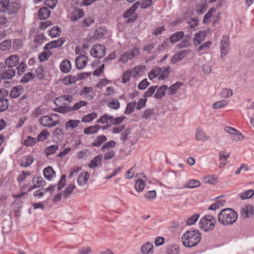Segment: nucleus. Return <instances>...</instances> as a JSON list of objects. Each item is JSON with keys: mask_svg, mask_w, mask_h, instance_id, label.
Wrapping results in <instances>:
<instances>
[{"mask_svg": "<svg viewBox=\"0 0 254 254\" xmlns=\"http://www.w3.org/2000/svg\"><path fill=\"white\" fill-rule=\"evenodd\" d=\"M218 221L224 226H228L234 223L238 219L237 212L231 208H225L218 215Z\"/></svg>", "mask_w": 254, "mask_h": 254, "instance_id": "1", "label": "nucleus"}, {"mask_svg": "<svg viewBox=\"0 0 254 254\" xmlns=\"http://www.w3.org/2000/svg\"><path fill=\"white\" fill-rule=\"evenodd\" d=\"M216 224V220L213 216L206 215L200 219L199 227L204 232H209L214 229Z\"/></svg>", "mask_w": 254, "mask_h": 254, "instance_id": "2", "label": "nucleus"}, {"mask_svg": "<svg viewBox=\"0 0 254 254\" xmlns=\"http://www.w3.org/2000/svg\"><path fill=\"white\" fill-rule=\"evenodd\" d=\"M39 122L44 127H54L60 124L59 116L57 114L43 116L39 119Z\"/></svg>", "mask_w": 254, "mask_h": 254, "instance_id": "3", "label": "nucleus"}, {"mask_svg": "<svg viewBox=\"0 0 254 254\" xmlns=\"http://www.w3.org/2000/svg\"><path fill=\"white\" fill-rule=\"evenodd\" d=\"M116 145V142L114 140H111L105 142L102 146L101 150L105 152L103 158L105 160H109L113 158L115 155V151L112 149Z\"/></svg>", "mask_w": 254, "mask_h": 254, "instance_id": "4", "label": "nucleus"}, {"mask_svg": "<svg viewBox=\"0 0 254 254\" xmlns=\"http://www.w3.org/2000/svg\"><path fill=\"white\" fill-rule=\"evenodd\" d=\"M139 48L134 47L131 51H128L123 54L119 62H122L123 63L127 62L128 60L132 59L133 58L139 55Z\"/></svg>", "mask_w": 254, "mask_h": 254, "instance_id": "5", "label": "nucleus"}, {"mask_svg": "<svg viewBox=\"0 0 254 254\" xmlns=\"http://www.w3.org/2000/svg\"><path fill=\"white\" fill-rule=\"evenodd\" d=\"M106 51V49L104 45L97 44L92 47L90 53L95 58H102L105 55Z\"/></svg>", "mask_w": 254, "mask_h": 254, "instance_id": "6", "label": "nucleus"}, {"mask_svg": "<svg viewBox=\"0 0 254 254\" xmlns=\"http://www.w3.org/2000/svg\"><path fill=\"white\" fill-rule=\"evenodd\" d=\"M8 92L5 89H0V113L6 111L9 106L8 100L5 98Z\"/></svg>", "mask_w": 254, "mask_h": 254, "instance_id": "7", "label": "nucleus"}, {"mask_svg": "<svg viewBox=\"0 0 254 254\" xmlns=\"http://www.w3.org/2000/svg\"><path fill=\"white\" fill-rule=\"evenodd\" d=\"M225 132L233 135L232 139L234 141H238L244 138V136L235 128L226 126L224 127Z\"/></svg>", "mask_w": 254, "mask_h": 254, "instance_id": "8", "label": "nucleus"}, {"mask_svg": "<svg viewBox=\"0 0 254 254\" xmlns=\"http://www.w3.org/2000/svg\"><path fill=\"white\" fill-rule=\"evenodd\" d=\"M19 58L18 56L11 55L5 61L4 65L5 66L13 68L18 63Z\"/></svg>", "mask_w": 254, "mask_h": 254, "instance_id": "9", "label": "nucleus"}, {"mask_svg": "<svg viewBox=\"0 0 254 254\" xmlns=\"http://www.w3.org/2000/svg\"><path fill=\"white\" fill-rule=\"evenodd\" d=\"M229 44V37L223 36L221 41L220 49L221 51V57L223 58L226 55L228 52Z\"/></svg>", "mask_w": 254, "mask_h": 254, "instance_id": "10", "label": "nucleus"}, {"mask_svg": "<svg viewBox=\"0 0 254 254\" xmlns=\"http://www.w3.org/2000/svg\"><path fill=\"white\" fill-rule=\"evenodd\" d=\"M88 61V58L85 55H81L77 57L75 60L77 68L78 69H83L86 65Z\"/></svg>", "mask_w": 254, "mask_h": 254, "instance_id": "11", "label": "nucleus"}, {"mask_svg": "<svg viewBox=\"0 0 254 254\" xmlns=\"http://www.w3.org/2000/svg\"><path fill=\"white\" fill-rule=\"evenodd\" d=\"M15 72L14 68L5 66L1 73V78L4 79H11L15 75Z\"/></svg>", "mask_w": 254, "mask_h": 254, "instance_id": "12", "label": "nucleus"}, {"mask_svg": "<svg viewBox=\"0 0 254 254\" xmlns=\"http://www.w3.org/2000/svg\"><path fill=\"white\" fill-rule=\"evenodd\" d=\"M241 215L244 218H249L254 213V207L252 205H246L241 209Z\"/></svg>", "mask_w": 254, "mask_h": 254, "instance_id": "13", "label": "nucleus"}, {"mask_svg": "<svg viewBox=\"0 0 254 254\" xmlns=\"http://www.w3.org/2000/svg\"><path fill=\"white\" fill-rule=\"evenodd\" d=\"M65 42L64 39H60L57 40L52 41L47 43L44 47V50H48L51 49L58 48L61 47L64 42Z\"/></svg>", "mask_w": 254, "mask_h": 254, "instance_id": "14", "label": "nucleus"}, {"mask_svg": "<svg viewBox=\"0 0 254 254\" xmlns=\"http://www.w3.org/2000/svg\"><path fill=\"white\" fill-rule=\"evenodd\" d=\"M201 239V234L198 230L191 231V247L197 245Z\"/></svg>", "mask_w": 254, "mask_h": 254, "instance_id": "15", "label": "nucleus"}, {"mask_svg": "<svg viewBox=\"0 0 254 254\" xmlns=\"http://www.w3.org/2000/svg\"><path fill=\"white\" fill-rule=\"evenodd\" d=\"M90 177L89 173L87 172H82L79 174L77 179V182L79 186H84L87 184Z\"/></svg>", "mask_w": 254, "mask_h": 254, "instance_id": "16", "label": "nucleus"}, {"mask_svg": "<svg viewBox=\"0 0 254 254\" xmlns=\"http://www.w3.org/2000/svg\"><path fill=\"white\" fill-rule=\"evenodd\" d=\"M230 156V152H226L225 151H221L219 152L220 168H223L225 166L227 163V159Z\"/></svg>", "mask_w": 254, "mask_h": 254, "instance_id": "17", "label": "nucleus"}, {"mask_svg": "<svg viewBox=\"0 0 254 254\" xmlns=\"http://www.w3.org/2000/svg\"><path fill=\"white\" fill-rule=\"evenodd\" d=\"M24 91V88L22 86L13 87L10 93V96L12 98H16L21 95Z\"/></svg>", "mask_w": 254, "mask_h": 254, "instance_id": "18", "label": "nucleus"}, {"mask_svg": "<svg viewBox=\"0 0 254 254\" xmlns=\"http://www.w3.org/2000/svg\"><path fill=\"white\" fill-rule=\"evenodd\" d=\"M183 85L182 82L180 81L177 82L176 83L172 85L170 87L167 89V93L169 95H173L175 94L178 90Z\"/></svg>", "mask_w": 254, "mask_h": 254, "instance_id": "19", "label": "nucleus"}, {"mask_svg": "<svg viewBox=\"0 0 254 254\" xmlns=\"http://www.w3.org/2000/svg\"><path fill=\"white\" fill-rule=\"evenodd\" d=\"M207 34V32L205 31H199L198 33H196L193 40L194 44L197 45L203 41Z\"/></svg>", "mask_w": 254, "mask_h": 254, "instance_id": "20", "label": "nucleus"}, {"mask_svg": "<svg viewBox=\"0 0 254 254\" xmlns=\"http://www.w3.org/2000/svg\"><path fill=\"white\" fill-rule=\"evenodd\" d=\"M84 14V12L82 9H76L72 13L70 16V19L72 21H76L78 19L82 18Z\"/></svg>", "mask_w": 254, "mask_h": 254, "instance_id": "21", "label": "nucleus"}, {"mask_svg": "<svg viewBox=\"0 0 254 254\" xmlns=\"http://www.w3.org/2000/svg\"><path fill=\"white\" fill-rule=\"evenodd\" d=\"M19 4L17 2H11L9 3L7 7V12L8 14H12L16 13L19 9Z\"/></svg>", "mask_w": 254, "mask_h": 254, "instance_id": "22", "label": "nucleus"}, {"mask_svg": "<svg viewBox=\"0 0 254 254\" xmlns=\"http://www.w3.org/2000/svg\"><path fill=\"white\" fill-rule=\"evenodd\" d=\"M153 246L152 244L147 242L144 244L141 247L142 254H150L153 253Z\"/></svg>", "mask_w": 254, "mask_h": 254, "instance_id": "23", "label": "nucleus"}, {"mask_svg": "<svg viewBox=\"0 0 254 254\" xmlns=\"http://www.w3.org/2000/svg\"><path fill=\"white\" fill-rule=\"evenodd\" d=\"M139 5H140L139 1H138L134 3L129 9L126 10L124 12L123 14L124 17L125 18L129 17L130 15L133 14V13L136 11Z\"/></svg>", "mask_w": 254, "mask_h": 254, "instance_id": "24", "label": "nucleus"}, {"mask_svg": "<svg viewBox=\"0 0 254 254\" xmlns=\"http://www.w3.org/2000/svg\"><path fill=\"white\" fill-rule=\"evenodd\" d=\"M107 138L104 135L98 136L92 143L93 147H100L104 142L107 140Z\"/></svg>", "mask_w": 254, "mask_h": 254, "instance_id": "25", "label": "nucleus"}, {"mask_svg": "<svg viewBox=\"0 0 254 254\" xmlns=\"http://www.w3.org/2000/svg\"><path fill=\"white\" fill-rule=\"evenodd\" d=\"M71 67V63L70 61L67 60H64L61 63L60 69L62 72L64 73L68 72L70 71Z\"/></svg>", "mask_w": 254, "mask_h": 254, "instance_id": "26", "label": "nucleus"}, {"mask_svg": "<svg viewBox=\"0 0 254 254\" xmlns=\"http://www.w3.org/2000/svg\"><path fill=\"white\" fill-rule=\"evenodd\" d=\"M34 159L32 155L23 157L21 161L20 165L23 167L29 166L33 162Z\"/></svg>", "mask_w": 254, "mask_h": 254, "instance_id": "27", "label": "nucleus"}, {"mask_svg": "<svg viewBox=\"0 0 254 254\" xmlns=\"http://www.w3.org/2000/svg\"><path fill=\"white\" fill-rule=\"evenodd\" d=\"M168 87L166 85L161 86L158 88L157 92L155 94L154 97L156 99L162 98L165 94L166 90L167 91Z\"/></svg>", "mask_w": 254, "mask_h": 254, "instance_id": "28", "label": "nucleus"}, {"mask_svg": "<svg viewBox=\"0 0 254 254\" xmlns=\"http://www.w3.org/2000/svg\"><path fill=\"white\" fill-rule=\"evenodd\" d=\"M32 183L35 187L40 188L44 187L46 185L45 181L41 177L34 176L32 179Z\"/></svg>", "mask_w": 254, "mask_h": 254, "instance_id": "29", "label": "nucleus"}, {"mask_svg": "<svg viewBox=\"0 0 254 254\" xmlns=\"http://www.w3.org/2000/svg\"><path fill=\"white\" fill-rule=\"evenodd\" d=\"M102 156L98 155L94 157L90 162L88 166L90 168H94L101 165Z\"/></svg>", "mask_w": 254, "mask_h": 254, "instance_id": "30", "label": "nucleus"}, {"mask_svg": "<svg viewBox=\"0 0 254 254\" xmlns=\"http://www.w3.org/2000/svg\"><path fill=\"white\" fill-rule=\"evenodd\" d=\"M72 100V97L69 95H65L64 96H62L56 98L54 101V103L57 106H59V103L61 102H64V101H67L70 103L71 102Z\"/></svg>", "mask_w": 254, "mask_h": 254, "instance_id": "31", "label": "nucleus"}, {"mask_svg": "<svg viewBox=\"0 0 254 254\" xmlns=\"http://www.w3.org/2000/svg\"><path fill=\"white\" fill-rule=\"evenodd\" d=\"M225 203V201L221 200L220 197H218L215 203L210 205L208 209L210 210H216L220 207L223 206Z\"/></svg>", "mask_w": 254, "mask_h": 254, "instance_id": "32", "label": "nucleus"}, {"mask_svg": "<svg viewBox=\"0 0 254 254\" xmlns=\"http://www.w3.org/2000/svg\"><path fill=\"white\" fill-rule=\"evenodd\" d=\"M80 123L78 120H70L65 123V127L67 130L69 128L73 129L78 126Z\"/></svg>", "mask_w": 254, "mask_h": 254, "instance_id": "33", "label": "nucleus"}, {"mask_svg": "<svg viewBox=\"0 0 254 254\" xmlns=\"http://www.w3.org/2000/svg\"><path fill=\"white\" fill-rule=\"evenodd\" d=\"M50 14V10L47 7H42L39 11V17L41 19H46L49 17Z\"/></svg>", "mask_w": 254, "mask_h": 254, "instance_id": "34", "label": "nucleus"}, {"mask_svg": "<svg viewBox=\"0 0 254 254\" xmlns=\"http://www.w3.org/2000/svg\"><path fill=\"white\" fill-rule=\"evenodd\" d=\"M180 249L177 245H171L168 246L166 249L167 254H179Z\"/></svg>", "mask_w": 254, "mask_h": 254, "instance_id": "35", "label": "nucleus"}, {"mask_svg": "<svg viewBox=\"0 0 254 254\" xmlns=\"http://www.w3.org/2000/svg\"><path fill=\"white\" fill-rule=\"evenodd\" d=\"M44 177L48 180H51L53 175L55 174V172L53 170V168L48 166L45 168L43 170Z\"/></svg>", "mask_w": 254, "mask_h": 254, "instance_id": "36", "label": "nucleus"}, {"mask_svg": "<svg viewBox=\"0 0 254 254\" xmlns=\"http://www.w3.org/2000/svg\"><path fill=\"white\" fill-rule=\"evenodd\" d=\"M187 52L185 50L182 51L181 52L175 54L172 57L171 63L172 64H175L176 62L181 61L186 55Z\"/></svg>", "mask_w": 254, "mask_h": 254, "instance_id": "37", "label": "nucleus"}, {"mask_svg": "<svg viewBox=\"0 0 254 254\" xmlns=\"http://www.w3.org/2000/svg\"><path fill=\"white\" fill-rule=\"evenodd\" d=\"M190 231H187L183 235L182 237V242L183 245L186 247H190Z\"/></svg>", "mask_w": 254, "mask_h": 254, "instance_id": "38", "label": "nucleus"}, {"mask_svg": "<svg viewBox=\"0 0 254 254\" xmlns=\"http://www.w3.org/2000/svg\"><path fill=\"white\" fill-rule=\"evenodd\" d=\"M60 103H59V106L57 108H55L54 111L62 114H65L67 113H69L70 111H72V108L69 106H61L60 105Z\"/></svg>", "mask_w": 254, "mask_h": 254, "instance_id": "39", "label": "nucleus"}, {"mask_svg": "<svg viewBox=\"0 0 254 254\" xmlns=\"http://www.w3.org/2000/svg\"><path fill=\"white\" fill-rule=\"evenodd\" d=\"M195 138L197 140H206L209 139V137L205 135L201 128L197 129L195 133Z\"/></svg>", "mask_w": 254, "mask_h": 254, "instance_id": "40", "label": "nucleus"}, {"mask_svg": "<svg viewBox=\"0 0 254 254\" xmlns=\"http://www.w3.org/2000/svg\"><path fill=\"white\" fill-rule=\"evenodd\" d=\"M77 81H78V77H76V76L72 75H68L63 80L64 84L66 85L73 84Z\"/></svg>", "mask_w": 254, "mask_h": 254, "instance_id": "41", "label": "nucleus"}, {"mask_svg": "<svg viewBox=\"0 0 254 254\" xmlns=\"http://www.w3.org/2000/svg\"><path fill=\"white\" fill-rule=\"evenodd\" d=\"M184 35V32L182 31L178 32L173 34L170 38V41L172 43H174L181 39Z\"/></svg>", "mask_w": 254, "mask_h": 254, "instance_id": "42", "label": "nucleus"}, {"mask_svg": "<svg viewBox=\"0 0 254 254\" xmlns=\"http://www.w3.org/2000/svg\"><path fill=\"white\" fill-rule=\"evenodd\" d=\"M146 186L145 182L140 179H137L135 184V188L136 191L141 192L144 190Z\"/></svg>", "mask_w": 254, "mask_h": 254, "instance_id": "43", "label": "nucleus"}, {"mask_svg": "<svg viewBox=\"0 0 254 254\" xmlns=\"http://www.w3.org/2000/svg\"><path fill=\"white\" fill-rule=\"evenodd\" d=\"M161 71V68L159 67H154L149 73L148 77L149 79L152 80L155 77L159 75Z\"/></svg>", "mask_w": 254, "mask_h": 254, "instance_id": "44", "label": "nucleus"}, {"mask_svg": "<svg viewBox=\"0 0 254 254\" xmlns=\"http://www.w3.org/2000/svg\"><path fill=\"white\" fill-rule=\"evenodd\" d=\"M11 47V41L5 40L0 43V50L5 51L10 49Z\"/></svg>", "mask_w": 254, "mask_h": 254, "instance_id": "45", "label": "nucleus"}, {"mask_svg": "<svg viewBox=\"0 0 254 254\" xmlns=\"http://www.w3.org/2000/svg\"><path fill=\"white\" fill-rule=\"evenodd\" d=\"M216 11V10L215 8H211L204 16L203 22L205 24L209 23L210 22V18L213 16V14Z\"/></svg>", "mask_w": 254, "mask_h": 254, "instance_id": "46", "label": "nucleus"}, {"mask_svg": "<svg viewBox=\"0 0 254 254\" xmlns=\"http://www.w3.org/2000/svg\"><path fill=\"white\" fill-rule=\"evenodd\" d=\"M59 148V145L57 144L52 145L47 147L45 149V153L47 156L54 154Z\"/></svg>", "mask_w": 254, "mask_h": 254, "instance_id": "47", "label": "nucleus"}, {"mask_svg": "<svg viewBox=\"0 0 254 254\" xmlns=\"http://www.w3.org/2000/svg\"><path fill=\"white\" fill-rule=\"evenodd\" d=\"M171 71V69L170 66L166 67L164 69L162 70L161 68V71L159 74V79H165L169 75Z\"/></svg>", "mask_w": 254, "mask_h": 254, "instance_id": "48", "label": "nucleus"}, {"mask_svg": "<svg viewBox=\"0 0 254 254\" xmlns=\"http://www.w3.org/2000/svg\"><path fill=\"white\" fill-rule=\"evenodd\" d=\"M203 182L204 183L216 184L218 182L217 177L214 176H207L203 178Z\"/></svg>", "mask_w": 254, "mask_h": 254, "instance_id": "49", "label": "nucleus"}, {"mask_svg": "<svg viewBox=\"0 0 254 254\" xmlns=\"http://www.w3.org/2000/svg\"><path fill=\"white\" fill-rule=\"evenodd\" d=\"M97 116V113L93 112L83 117L81 119L82 122L88 123L92 121Z\"/></svg>", "mask_w": 254, "mask_h": 254, "instance_id": "50", "label": "nucleus"}, {"mask_svg": "<svg viewBox=\"0 0 254 254\" xmlns=\"http://www.w3.org/2000/svg\"><path fill=\"white\" fill-rule=\"evenodd\" d=\"M254 195V190H249L240 194L242 199H247L251 198Z\"/></svg>", "mask_w": 254, "mask_h": 254, "instance_id": "51", "label": "nucleus"}, {"mask_svg": "<svg viewBox=\"0 0 254 254\" xmlns=\"http://www.w3.org/2000/svg\"><path fill=\"white\" fill-rule=\"evenodd\" d=\"M35 77L34 74L29 72L24 74L23 77L21 78L20 82L23 83H26L28 82L30 80L33 79Z\"/></svg>", "mask_w": 254, "mask_h": 254, "instance_id": "52", "label": "nucleus"}, {"mask_svg": "<svg viewBox=\"0 0 254 254\" xmlns=\"http://www.w3.org/2000/svg\"><path fill=\"white\" fill-rule=\"evenodd\" d=\"M229 103L228 100H221L218 101L215 103H214L212 105V107L214 109H218L221 108L222 107L226 106Z\"/></svg>", "mask_w": 254, "mask_h": 254, "instance_id": "53", "label": "nucleus"}, {"mask_svg": "<svg viewBox=\"0 0 254 254\" xmlns=\"http://www.w3.org/2000/svg\"><path fill=\"white\" fill-rule=\"evenodd\" d=\"M75 186L74 185H69L68 187H67L63 192V196L64 198L67 197L68 195L71 194L73 191V190L75 189Z\"/></svg>", "mask_w": 254, "mask_h": 254, "instance_id": "54", "label": "nucleus"}, {"mask_svg": "<svg viewBox=\"0 0 254 254\" xmlns=\"http://www.w3.org/2000/svg\"><path fill=\"white\" fill-rule=\"evenodd\" d=\"M136 103L135 102L128 103L125 112V114H130L132 113L136 106Z\"/></svg>", "mask_w": 254, "mask_h": 254, "instance_id": "55", "label": "nucleus"}, {"mask_svg": "<svg viewBox=\"0 0 254 254\" xmlns=\"http://www.w3.org/2000/svg\"><path fill=\"white\" fill-rule=\"evenodd\" d=\"M108 106L112 109L117 110L120 108V104L118 100L114 99L108 102Z\"/></svg>", "mask_w": 254, "mask_h": 254, "instance_id": "56", "label": "nucleus"}, {"mask_svg": "<svg viewBox=\"0 0 254 254\" xmlns=\"http://www.w3.org/2000/svg\"><path fill=\"white\" fill-rule=\"evenodd\" d=\"M51 55L52 53L50 52L44 51L39 55V59L41 62H44L48 60Z\"/></svg>", "mask_w": 254, "mask_h": 254, "instance_id": "57", "label": "nucleus"}, {"mask_svg": "<svg viewBox=\"0 0 254 254\" xmlns=\"http://www.w3.org/2000/svg\"><path fill=\"white\" fill-rule=\"evenodd\" d=\"M61 30L60 27L58 26H54L49 31V34L52 37H56L59 36L61 33Z\"/></svg>", "mask_w": 254, "mask_h": 254, "instance_id": "58", "label": "nucleus"}, {"mask_svg": "<svg viewBox=\"0 0 254 254\" xmlns=\"http://www.w3.org/2000/svg\"><path fill=\"white\" fill-rule=\"evenodd\" d=\"M220 95L223 98H230L233 95V91L230 89L224 88L221 91Z\"/></svg>", "mask_w": 254, "mask_h": 254, "instance_id": "59", "label": "nucleus"}, {"mask_svg": "<svg viewBox=\"0 0 254 254\" xmlns=\"http://www.w3.org/2000/svg\"><path fill=\"white\" fill-rule=\"evenodd\" d=\"M145 68V66L144 65H139L134 67L133 68V70L132 71V75L133 77H137L140 72L142 71V70Z\"/></svg>", "mask_w": 254, "mask_h": 254, "instance_id": "60", "label": "nucleus"}, {"mask_svg": "<svg viewBox=\"0 0 254 254\" xmlns=\"http://www.w3.org/2000/svg\"><path fill=\"white\" fill-rule=\"evenodd\" d=\"M9 3V0H1L0 1V12L3 13L6 12Z\"/></svg>", "mask_w": 254, "mask_h": 254, "instance_id": "61", "label": "nucleus"}, {"mask_svg": "<svg viewBox=\"0 0 254 254\" xmlns=\"http://www.w3.org/2000/svg\"><path fill=\"white\" fill-rule=\"evenodd\" d=\"M157 88V86H151L144 94L143 97L146 99L147 97H151L155 93Z\"/></svg>", "mask_w": 254, "mask_h": 254, "instance_id": "62", "label": "nucleus"}, {"mask_svg": "<svg viewBox=\"0 0 254 254\" xmlns=\"http://www.w3.org/2000/svg\"><path fill=\"white\" fill-rule=\"evenodd\" d=\"M132 75V71L130 70H128L126 72H124L123 74L122 82L124 83H126L128 82L130 80V77Z\"/></svg>", "mask_w": 254, "mask_h": 254, "instance_id": "63", "label": "nucleus"}, {"mask_svg": "<svg viewBox=\"0 0 254 254\" xmlns=\"http://www.w3.org/2000/svg\"><path fill=\"white\" fill-rule=\"evenodd\" d=\"M36 143V139L30 136H29L25 140L24 145L26 146H32Z\"/></svg>", "mask_w": 254, "mask_h": 254, "instance_id": "64", "label": "nucleus"}]
</instances>
